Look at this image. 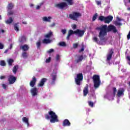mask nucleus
Returning a JSON list of instances; mask_svg holds the SVG:
<instances>
[{"instance_id": "21", "label": "nucleus", "mask_w": 130, "mask_h": 130, "mask_svg": "<svg viewBox=\"0 0 130 130\" xmlns=\"http://www.w3.org/2000/svg\"><path fill=\"white\" fill-rule=\"evenodd\" d=\"M22 121L26 123L27 125H29V119L26 117H23L22 118Z\"/></svg>"}, {"instance_id": "28", "label": "nucleus", "mask_w": 130, "mask_h": 130, "mask_svg": "<svg viewBox=\"0 0 130 130\" xmlns=\"http://www.w3.org/2000/svg\"><path fill=\"white\" fill-rule=\"evenodd\" d=\"M22 56L23 58H27L28 57V54H27V52H24L22 54Z\"/></svg>"}, {"instance_id": "14", "label": "nucleus", "mask_w": 130, "mask_h": 130, "mask_svg": "<svg viewBox=\"0 0 130 130\" xmlns=\"http://www.w3.org/2000/svg\"><path fill=\"white\" fill-rule=\"evenodd\" d=\"M30 47H29V46L27 44H24L20 46V49H22V50L24 52L28 51Z\"/></svg>"}, {"instance_id": "11", "label": "nucleus", "mask_w": 130, "mask_h": 130, "mask_svg": "<svg viewBox=\"0 0 130 130\" xmlns=\"http://www.w3.org/2000/svg\"><path fill=\"white\" fill-rule=\"evenodd\" d=\"M112 20H113V17L111 15L106 17L105 19V23L106 24H109L111 21H112Z\"/></svg>"}, {"instance_id": "23", "label": "nucleus", "mask_w": 130, "mask_h": 130, "mask_svg": "<svg viewBox=\"0 0 130 130\" xmlns=\"http://www.w3.org/2000/svg\"><path fill=\"white\" fill-rule=\"evenodd\" d=\"M13 21L14 20H13V18L12 17H10L9 19H8L7 20L5 21V22L7 24H12V23H13Z\"/></svg>"}, {"instance_id": "10", "label": "nucleus", "mask_w": 130, "mask_h": 130, "mask_svg": "<svg viewBox=\"0 0 130 130\" xmlns=\"http://www.w3.org/2000/svg\"><path fill=\"white\" fill-rule=\"evenodd\" d=\"M51 77L52 80L51 82V85H54L55 84V81H56V78H57L56 73H52L51 74Z\"/></svg>"}, {"instance_id": "38", "label": "nucleus", "mask_w": 130, "mask_h": 130, "mask_svg": "<svg viewBox=\"0 0 130 130\" xmlns=\"http://www.w3.org/2000/svg\"><path fill=\"white\" fill-rule=\"evenodd\" d=\"M114 24L115 26H121V25H122V23L118 22V21H115Z\"/></svg>"}, {"instance_id": "39", "label": "nucleus", "mask_w": 130, "mask_h": 130, "mask_svg": "<svg viewBox=\"0 0 130 130\" xmlns=\"http://www.w3.org/2000/svg\"><path fill=\"white\" fill-rule=\"evenodd\" d=\"M88 105L91 107H94V103H93L91 101L88 102Z\"/></svg>"}, {"instance_id": "3", "label": "nucleus", "mask_w": 130, "mask_h": 130, "mask_svg": "<svg viewBox=\"0 0 130 130\" xmlns=\"http://www.w3.org/2000/svg\"><path fill=\"white\" fill-rule=\"evenodd\" d=\"M66 2H61L59 4H56L55 5V8H58L61 10H67L69 8V6H73L75 2L74 0H63Z\"/></svg>"}, {"instance_id": "45", "label": "nucleus", "mask_w": 130, "mask_h": 130, "mask_svg": "<svg viewBox=\"0 0 130 130\" xmlns=\"http://www.w3.org/2000/svg\"><path fill=\"white\" fill-rule=\"evenodd\" d=\"M42 5H43V3H41L40 4V5L37 6L36 8L37 10H39V9H40L41 6H42Z\"/></svg>"}, {"instance_id": "16", "label": "nucleus", "mask_w": 130, "mask_h": 130, "mask_svg": "<svg viewBox=\"0 0 130 130\" xmlns=\"http://www.w3.org/2000/svg\"><path fill=\"white\" fill-rule=\"evenodd\" d=\"M124 88H119V90H118L117 96L118 97H120L121 95L124 94Z\"/></svg>"}, {"instance_id": "60", "label": "nucleus", "mask_w": 130, "mask_h": 130, "mask_svg": "<svg viewBox=\"0 0 130 130\" xmlns=\"http://www.w3.org/2000/svg\"><path fill=\"white\" fill-rule=\"evenodd\" d=\"M84 33H85V31L84 30H82V35H83L84 34Z\"/></svg>"}, {"instance_id": "26", "label": "nucleus", "mask_w": 130, "mask_h": 130, "mask_svg": "<svg viewBox=\"0 0 130 130\" xmlns=\"http://www.w3.org/2000/svg\"><path fill=\"white\" fill-rule=\"evenodd\" d=\"M105 17H104V16H100L99 17V21H101V22H103L104 21V22H105Z\"/></svg>"}, {"instance_id": "42", "label": "nucleus", "mask_w": 130, "mask_h": 130, "mask_svg": "<svg viewBox=\"0 0 130 130\" xmlns=\"http://www.w3.org/2000/svg\"><path fill=\"white\" fill-rule=\"evenodd\" d=\"M61 32L63 34V35H64L67 33V29H61Z\"/></svg>"}, {"instance_id": "52", "label": "nucleus", "mask_w": 130, "mask_h": 130, "mask_svg": "<svg viewBox=\"0 0 130 130\" xmlns=\"http://www.w3.org/2000/svg\"><path fill=\"white\" fill-rule=\"evenodd\" d=\"M2 87L4 88V89H7V85L6 84H2Z\"/></svg>"}, {"instance_id": "56", "label": "nucleus", "mask_w": 130, "mask_h": 130, "mask_svg": "<svg viewBox=\"0 0 130 130\" xmlns=\"http://www.w3.org/2000/svg\"><path fill=\"white\" fill-rule=\"evenodd\" d=\"M54 26H55V23H53L51 25V27H54Z\"/></svg>"}, {"instance_id": "2", "label": "nucleus", "mask_w": 130, "mask_h": 130, "mask_svg": "<svg viewBox=\"0 0 130 130\" xmlns=\"http://www.w3.org/2000/svg\"><path fill=\"white\" fill-rule=\"evenodd\" d=\"M45 118L46 119H50V121L51 123H55V122H58V117L57 115L55 114V113L52 111H49L48 114L45 115Z\"/></svg>"}, {"instance_id": "57", "label": "nucleus", "mask_w": 130, "mask_h": 130, "mask_svg": "<svg viewBox=\"0 0 130 130\" xmlns=\"http://www.w3.org/2000/svg\"><path fill=\"white\" fill-rule=\"evenodd\" d=\"M8 51H9V50L6 49V50L5 51L4 53H8Z\"/></svg>"}, {"instance_id": "5", "label": "nucleus", "mask_w": 130, "mask_h": 130, "mask_svg": "<svg viewBox=\"0 0 130 130\" xmlns=\"http://www.w3.org/2000/svg\"><path fill=\"white\" fill-rule=\"evenodd\" d=\"M73 34H78V35L82 36V30L80 29H76V30L75 31H73L72 29L70 30L67 37V40H70V37H71V35H73Z\"/></svg>"}, {"instance_id": "27", "label": "nucleus", "mask_w": 130, "mask_h": 130, "mask_svg": "<svg viewBox=\"0 0 130 130\" xmlns=\"http://www.w3.org/2000/svg\"><path fill=\"white\" fill-rule=\"evenodd\" d=\"M17 71H18V66H15L13 68V72L14 74H17Z\"/></svg>"}, {"instance_id": "6", "label": "nucleus", "mask_w": 130, "mask_h": 130, "mask_svg": "<svg viewBox=\"0 0 130 130\" xmlns=\"http://www.w3.org/2000/svg\"><path fill=\"white\" fill-rule=\"evenodd\" d=\"M79 17H81V13L79 12H73L72 14H69V18L74 21H78Z\"/></svg>"}, {"instance_id": "53", "label": "nucleus", "mask_w": 130, "mask_h": 130, "mask_svg": "<svg viewBox=\"0 0 130 130\" xmlns=\"http://www.w3.org/2000/svg\"><path fill=\"white\" fill-rule=\"evenodd\" d=\"M117 20H118V21L119 22H121V21H122V19H121L120 18H119V17H117Z\"/></svg>"}, {"instance_id": "59", "label": "nucleus", "mask_w": 130, "mask_h": 130, "mask_svg": "<svg viewBox=\"0 0 130 130\" xmlns=\"http://www.w3.org/2000/svg\"><path fill=\"white\" fill-rule=\"evenodd\" d=\"M1 32H2V33H5V30L2 29V30H1Z\"/></svg>"}, {"instance_id": "37", "label": "nucleus", "mask_w": 130, "mask_h": 130, "mask_svg": "<svg viewBox=\"0 0 130 130\" xmlns=\"http://www.w3.org/2000/svg\"><path fill=\"white\" fill-rule=\"evenodd\" d=\"M8 16H12V15H14V11L11 10L8 11Z\"/></svg>"}, {"instance_id": "64", "label": "nucleus", "mask_w": 130, "mask_h": 130, "mask_svg": "<svg viewBox=\"0 0 130 130\" xmlns=\"http://www.w3.org/2000/svg\"><path fill=\"white\" fill-rule=\"evenodd\" d=\"M128 85H129V86H130V82H129Z\"/></svg>"}, {"instance_id": "34", "label": "nucleus", "mask_w": 130, "mask_h": 130, "mask_svg": "<svg viewBox=\"0 0 130 130\" xmlns=\"http://www.w3.org/2000/svg\"><path fill=\"white\" fill-rule=\"evenodd\" d=\"M14 30L15 31H17L18 32V31H19V27L18 26V24L17 23H16L14 25Z\"/></svg>"}, {"instance_id": "48", "label": "nucleus", "mask_w": 130, "mask_h": 130, "mask_svg": "<svg viewBox=\"0 0 130 130\" xmlns=\"http://www.w3.org/2000/svg\"><path fill=\"white\" fill-rule=\"evenodd\" d=\"M59 58H60L59 55L57 54L56 55V61H58V60H59Z\"/></svg>"}, {"instance_id": "8", "label": "nucleus", "mask_w": 130, "mask_h": 130, "mask_svg": "<svg viewBox=\"0 0 130 130\" xmlns=\"http://www.w3.org/2000/svg\"><path fill=\"white\" fill-rule=\"evenodd\" d=\"M8 81L10 85H13V84H15L16 81H17V77L13 75H9L8 76Z\"/></svg>"}, {"instance_id": "9", "label": "nucleus", "mask_w": 130, "mask_h": 130, "mask_svg": "<svg viewBox=\"0 0 130 130\" xmlns=\"http://www.w3.org/2000/svg\"><path fill=\"white\" fill-rule=\"evenodd\" d=\"M75 84L78 86L81 85V81H82V73H79L77 75V77L75 78Z\"/></svg>"}, {"instance_id": "4", "label": "nucleus", "mask_w": 130, "mask_h": 130, "mask_svg": "<svg viewBox=\"0 0 130 130\" xmlns=\"http://www.w3.org/2000/svg\"><path fill=\"white\" fill-rule=\"evenodd\" d=\"M92 80L93 81V86L95 89H98V88H99L101 85L100 76L98 75H94L92 77Z\"/></svg>"}, {"instance_id": "47", "label": "nucleus", "mask_w": 130, "mask_h": 130, "mask_svg": "<svg viewBox=\"0 0 130 130\" xmlns=\"http://www.w3.org/2000/svg\"><path fill=\"white\" fill-rule=\"evenodd\" d=\"M96 3L98 6H101V1H96Z\"/></svg>"}, {"instance_id": "40", "label": "nucleus", "mask_w": 130, "mask_h": 130, "mask_svg": "<svg viewBox=\"0 0 130 130\" xmlns=\"http://www.w3.org/2000/svg\"><path fill=\"white\" fill-rule=\"evenodd\" d=\"M78 46H79L78 43H74L73 44V48L76 49V48H78Z\"/></svg>"}, {"instance_id": "19", "label": "nucleus", "mask_w": 130, "mask_h": 130, "mask_svg": "<svg viewBox=\"0 0 130 130\" xmlns=\"http://www.w3.org/2000/svg\"><path fill=\"white\" fill-rule=\"evenodd\" d=\"M14 7H15L14 4L12 3H9L7 6L8 11H11V10H13V9H14Z\"/></svg>"}, {"instance_id": "43", "label": "nucleus", "mask_w": 130, "mask_h": 130, "mask_svg": "<svg viewBox=\"0 0 130 130\" xmlns=\"http://www.w3.org/2000/svg\"><path fill=\"white\" fill-rule=\"evenodd\" d=\"M93 40L94 42H96V43H98V38H97V37H94L93 38Z\"/></svg>"}, {"instance_id": "46", "label": "nucleus", "mask_w": 130, "mask_h": 130, "mask_svg": "<svg viewBox=\"0 0 130 130\" xmlns=\"http://www.w3.org/2000/svg\"><path fill=\"white\" fill-rule=\"evenodd\" d=\"M54 51V50L53 49H49L48 51H47L48 53H51V52H53Z\"/></svg>"}, {"instance_id": "18", "label": "nucleus", "mask_w": 130, "mask_h": 130, "mask_svg": "<svg viewBox=\"0 0 130 130\" xmlns=\"http://www.w3.org/2000/svg\"><path fill=\"white\" fill-rule=\"evenodd\" d=\"M88 93H89V86L88 85H86L83 90V96H87Z\"/></svg>"}, {"instance_id": "58", "label": "nucleus", "mask_w": 130, "mask_h": 130, "mask_svg": "<svg viewBox=\"0 0 130 130\" xmlns=\"http://www.w3.org/2000/svg\"><path fill=\"white\" fill-rule=\"evenodd\" d=\"M22 24H24L25 25H27V22L26 21H23Z\"/></svg>"}, {"instance_id": "49", "label": "nucleus", "mask_w": 130, "mask_h": 130, "mask_svg": "<svg viewBox=\"0 0 130 130\" xmlns=\"http://www.w3.org/2000/svg\"><path fill=\"white\" fill-rule=\"evenodd\" d=\"M4 47V44L0 43V49H3Z\"/></svg>"}, {"instance_id": "44", "label": "nucleus", "mask_w": 130, "mask_h": 130, "mask_svg": "<svg viewBox=\"0 0 130 130\" xmlns=\"http://www.w3.org/2000/svg\"><path fill=\"white\" fill-rule=\"evenodd\" d=\"M72 29H73V30H76V29H77V25L73 24L72 25Z\"/></svg>"}, {"instance_id": "22", "label": "nucleus", "mask_w": 130, "mask_h": 130, "mask_svg": "<svg viewBox=\"0 0 130 130\" xmlns=\"http://www.w3.org/2000/svg\"><path fill=\"white\" fill-rule=\"evenodd\" d=\"M76 56L78 59L75 60V61L76 63H78V62H80L82 60V55H77Z\"/></svg>"}, {"instance_id": "30", "label": "nucleus", "mask_w": 130, "mask_h": 130, "mask_svg": "<svg viewBox=\"0 0 130 130\" xmlns=\"http://www.w3.org/2000/svg\"><path fill=\"white\" fill-rule=\"evenodd\" d=\"M13 62H14V60L13 59H9L8 60V64L9 66H10V67L13 66Z\"/></svg>"}, {"instance_id": "36", "label": "nucleus", "mask_w": 130, "mask_h": 130, "mask_svg": "<svg viewBox=\"0 0 130 130\" xmlns=\"http://www.w3.org/2000/svg\"><path fill=\"white\" fill-rule=\"evenodd\" d=\"M0 64L2 66V67H6V62H5L4 60H2L1 61Z\"/></svg>"}, {"instance_id": "32", "label": "nucleus", "mask_w": 130, "mask_h": 130, "mask_svg": "<svg viewBox=\"0 0 130 130\" xmlns=\"http://www.w3.org/2000/svg\"><path fill=\"white\" fill-rule=\"evenodd\" d=\"M98 16V14H97V13H95L94 15H93V17H92V21H93V22H94V21H95L96 20V19H97V16Z\"/></svg>"}, {"instance_id": "54", "label": "nucleus", "mask_w": 130, "mask_h": 130, "mask_svg": "<svg viewBox=\"0 0 130 130\" xmlns=\"http://www.w3.org/2000/svg\"><path fill=\"white\" fill-rule=\"evenodd\" d=\"M1 80H3L4 79H6V76H2L0 77Z\"/></svg>"}, {"instance_id": "50", "label": "nucleus", "mask_w": 130, "mask_h": 130, "mask_svg": "<svg viewBox=\"0 0 130 130\" xmlns=\"http://www.w3.org/2000/svg\"><path fill=\"white\" fill-rule=\"evenodd\" d=\"M86 58H87V55H82V60L83 59H86Z\"/></svg>"}, {"instance_id": "15", "label": "nucleus", "mask_w": 130, "mask_h": 130, "mask_svg": "<svg viewBox=\"0 0 130 130\" xmlns=\"http://www.w3.org/2000/svg\"><path fill=\"white\" fill-rule=\"evenodd\" d=\"M47 81V79L44 78H42L40 81L39 83L38 84V87H43L44 86V83Z\"/></svg>"}, {"instance_id": "33", "label": "nucleus", "mask_w": 130, "mask_h": 130, "mask_svg": "<svg viewBox=\"0 0 130 130\" xmlns=\"http://www.w3.org/2000/svg\"><path fill=\"white\" fill-rule=\"evenodd\" d=\"M23 41H26V37L25 36H22L20 38V42H23Z\"/></svg>"}, {"instance_id": "20", "label": "nucleus", "mask_w": 130, "mask_h": 130, "mask_svg": "<svg viewBox=\"0 0 130 130\" xmlns=\"http://www.w3.org/2000/svg\"><path fill=\"white\" fill-rule=\"evenodd\" d=\"M51 17L49 16L48 18L47 17H43V21L44 22H51Z\"/></svg>"}, {"instance_id": "62", "label": "nucleus", "mask_w": 130, "mask_h": 130, "mask_svg": "<svg viewBox=\"0 0 130 130\" xmlns=\"http://www.w3.org/2000/svg\"><path fill=\"white\" fill-rule=\"evenodd\" d=\"M127 11H130V7H129V8H127Z\"/></svg>"}, {"instance_id": "24", "label": "nucleus", "mask_w": 130, "mask_h": 130, "mask_svg": "<svg viewBox=\"0 0 130 130\" xmlns=\"http://www.w3.org/2000/svg\"><path fill=\"white\" fill-rule=\"evenodd\" d=\"M51 36H52V32L50 31L48 34L45 35L44 37H45V38L49 39V38H50V37H51Z\"/></svg>"}, {"instance_id": "35", "label": "nucleus", "mask_w": 130, "mask_h": 130, "mask_svg": "<svg viewBox=\"0 0 130 130\" xmlns=\"http://www.w3.org/2000/svg\"><path fill=\"white\" fill-rule=\"evenodd\" d=\"M117 91V90H116V87L113 88V94L114 96H115Z\"/></svg>"}, {"instance_id": "17", "label": "nucleus", "mask_w": 130, "mask_h": 130, "mask_svg": "<svg viewBox=\"0 0 130 130\" xmlns=\"http://www.w3.org/2000/svg\"><path fill=\"white\" fill-rule=\"evenodd\" d=\"M62 126H71V122L68 119H66L63 121Z\"/></svg>"}, {"instance_id": "41", "label": "nucleus", "mask_w": 130, "mask_h": 130, "mask_svg": "<svg viewBox=\"0 0 130 130\" xmlns=\"http://www.w3.org/2000/svg\"><path fill=\"white\" fill-rule=\"evenodd\" d=\"M51 60V57H49L48 59H46L45 62L46 63H48L50 62V61Z\"/></svg>"}, {"instance_id": "1", "label": "nucleus", "mask_w": 130, "mask_h": 130, "mask_svg": "<svg viewBox=\"0 0 130 130\" xmlns=\"http://www.w3.org/2000/svg\"><path fill=\"white\" fill-rule=\"evenodd\" d=\"M97 30H100L99 37L101 41H105L106 38L105 36L107 35V32L112 31L113 33H117L116 27L114 25H110L107 28V25H104L102 27H98L96 28Z\"/></svg>"}, {"instance_id": "61", "label": "nucleus", "mask_w": 130, "mask_h": 130, "mask_svg": "<svg viewBox=\"0 0 130 130\" xmlns=\"http://www.w3.org/2000/svg\"><path fill=\"white\" fill-rule=\"evenodd\" d=\"M13 47V44H10V49Z\"/></svg>"}, {"instance_id": "55", "label": "nucleus", "mask_w": 130, "mask_h": 130, "mask_svg": "<svg viewBox=\"0 0 130 130\" xmlns=\"http://www.w3.org/2000/svg\"><path fill=\"white\" fill-rule=\"evenodd\" d=\"M84 50H85V46L84 45L82 46V51L83 52V51H84Z\"/></svg>"}, {"instance_id": "7", "label": "nucleus", "mask_w": 130, "mask_h": 130, "mask_svg": "<svg viewBox=\"0 0 130 130\" xmlns=\"http://www.w3.org/2000/svg\"><path fill=\"white\" fill-rule=\"evenodd\" d=\"M113 53H114L113 48L110 49L108 51V52L107 55H106L107 61H110V60H111V58H112V55H113Z\"/></svg>"}, {"instance_id": "51", "label": "nucleus", "mask_w": 130, "mask_h": 130, "mask_svg": "<svg viewBox=\"0 0 130 130\" xmlns=\"http://www.w3.org/2000/svg\"><path fill=\"white\" fill-rule=\"evenodd\" d=\"M127 40H129L130 39V30L128 34V35H127Z\"/></svg>"}, {"instance_id": "31", "label": "nucleus", "mask_w": 130, "mask_h": 130, "mask_svg": "<svg viewBox=\"0 0 130 130\" xmlns=\"http://www.w3.org/2000/svg\"><path fill=\"white\" fill-rule=\"evenodd\" d=\"M59 45L60 46H63V47L67 46V44H66V42H61L59 43Z\"/></svg>"}, {"instance_id": "63", "label": "nucleus", "mask_w": 130, "mask_h": 130, "mask_svg": "<svg viewBox=\"0 0 130 130\" xmlns=\"http://www.w3.org/2000/svg\"><path fill=\"white\" fill-rule=\"evenodd\" d=\"M79 52H82V49H81L80 50H79Z\"/></svg>"}, {"instance_id": "29", "label": "nucleus", "mask_w": 130, "mask_h": 130, "mask_svg": "<svg viewBox=\"0 0 130 130\" xmlns=\"http://www.w3.org/2000/svg\"><path fill=\"white\" fill-rule=\"evenodd\" d=\"M36 46L38 49H40V47L41 46V42L38 41L36 43Z\"/></svg>"}, {"instance_id": "12", "label": "nucleus", "mask_w": 130, "mask_h": 130, "mask_svg": "<svg viewBox=\"0 0 130 130\" xmlns=\"http://www.w3.org/2000/svg\"><path fill=\"white\" fill-rule=\"evenodd\" d=\"M30 93L32 96H37V95H38V89H37V88L36 87L31 88V89L30 90Z\"/></svg>"}, {"instance_id": "13", "label": "nucleus", "mask_w": 130, "mask_h": 130, "mask_svg": "<svg viewBox=\"0 0 130 130\" xmlns=\"http://www.w3.org/2000/svg\"><path fill=\"white\" fill-rule=\"evenodd\" d=\"M36 82H37V79H36V77L35 76H33L32 80L29 82V85L30 87H34L36 84Z\"/></svg>"}, {"instance_id": "25", "label": "nucleus", "mask_w": 130, "mask_h": 130, "mask_svg": "<svg viewBox=\"0 0 130 130\" xmlns=\"http://www.w3.org/2000/svg\"><path fill=\"white\" fill-rule=\"evenodd\" d=\"M50 42H51V41L49 39H45L43 40V43L44 44H48V43H50Z\"/></svg>"}]
</instances>
